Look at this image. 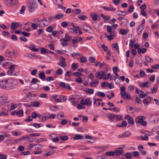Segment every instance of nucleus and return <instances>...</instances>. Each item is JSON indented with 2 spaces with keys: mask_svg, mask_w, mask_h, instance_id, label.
I'll return each mask as SVG.
<instances>
[{
  "mask_svg": "<svg viewBox=\"0 0 159 159\" xmlns=\"http://www.w3.org/2000/svg\"><path fill=\"white\" fill-rule=\"evenodd\" d=\"M6 81L7 90L14 89L17 86L16 81L14 79H8L6 80Z\"/></svg>",
  "mask_w": 159,
  "mask_h": 159,
  "instance_id": "f257e3e1",
  "label": "nucleus"
},
{
  "mask_svg": "<svg viewBox=\"0 0 159 159\" xmlns=\"http://www.w3.org/2000/svg\"><path fill=\"white\" fill-rule=\"evenodd\" d=\"M36 0H30L28 3V7L29 11L30 12L34 11L38 8V6L36 3Z\"/></svg>",
  "mask_w": 159,
  "mask_h": 159,
  "instance_id": "f03ea898",
  "label": "nucleus"
},
{
  "mask_svg": "<svg viewBox=\"0 0 159 159\" xmlns=\"http://www.w3.org/2000/svg\"><path fill=\"white\" fill-rule=\"evenodd\" d=\"M145 119V117L144 116H138L135 118V121L136 123L141 124L142 125L145 126L147 124V122L144 121Z\"/></svg>",
  "mask_w": 159,
  "mask_h": 159,
  "instance_id": "7ed1b4c3",
  "label": "nucleus"
},
{
  "mask_svg": "<svg viewBox=\"0 0 159 159\" xmlns=\"http://www.w3.org/2000/svg\"><path fill=\"white\" fill-rule=\"evenodd\" d=\"M39 81L38 80L35 78H33L31 80L32 84L30 85V87L31 89H38L39 87V84L36 83Z\"/></svg>",
  "mask_w": 159,
  "mask_h": 159,
  "instance_id": "20e7f679",
  "label": "nucleus"
},
{
  "mask_svg": "<svg viewBox=\"0 0 159 159\" xmlns=\"http://www.w3.org/2000/svg\"><path fill=\"white\" fill-rule=\"evenodd\" d=\"M106 75V74L105 71H101L97 73L95 75V77L97 79H102L104 78H104Z\"/></svg>",
  "mask_w": 159,
  "mask_h": 159,
  "instance_id": "39448f33",
  "label": "nucleus"
},
{
  "mask_svg": "<svg viewBox=\"0 0 159 159\" xmlns=\"http://www.w3.org/2000/svg\"><path fill=\"white\" fill-rule=\"evenodd\" d=\"M15 55L14 52L13 51H11L7 50L5 53V56L8 58H13L14 57Z\"/></svg>",
  "mask_w": 159,
  "mask_h": 159,
  "instance_id": "423d86ee",
  "label": "nucleus"
},
{
  "mask_svg": "<svg viewBox=\"0 0 159 159\" xmlns=\"http://www.w3.org/2000/svg\"><path fill=\"white\" fill-rule=\"evenodd\" d=\"M36 20H37V24L40 27H43L49 25L48 23H45L44 22H43L41 20H39L38 19H37Z\"/></svg>",
  "mask_w": 159,
  "mask_h": 159,
  "instance_id": "0eeeda50",
  "label": "nucleus"
},
{
  "mask_svg": "<svg viewBox=\"0 0 159 159\" xmlns=\"http://www.w3.org/2000/svg\"><path fill=\"white\" fill-rule=\"evenodd\" d=\"M131 135V133L129 131H126L124 132L122 134L117 136L119 138H124L129 137Z\"/></svg>",
  "mask_w": 159,
  "mask_h": 159,
  "instance_id": "6e6552de",
  "label": "nucleus"
},
{
  "mask_svg": "<svg viewBox=\"0 0 159 159\" xmlns=\"http://www.w3.org/2000/svg\"><path fill=\"white\" fill-rule=\"evenodd\" d=\"M0 88L1 89H7V84L6 80L0 81Z\"/></svg>",
  "mask_w": 159,
  "mask_h": 159,
  "instance_id": "1a4fd4ad",
  "label": "nucleus"
},
{
  "mask_svg": "<svg viewBox=\"0 0 159 159\" xmlns=\"http://www.w3.org/2000/svg\"><path fill=\"white\" fill-rule=\"evenodd\" d=\"M49 119V114L48 113H45L42 117L41 119H40L39 121L40 122H43L46 120L47 119Z\"/></svg>",
  "mask_w": 159,
  "mask_h": 159,
  "instance_id": "9d476101",
  "label": "nucleus"
},
{
  "mask_svg": "<svg viewBox=\"0 0 159 159\" xmlns=\"http://www.w3.org/2000/svg\"><path fill=\"white\" fill-rule=\"evenodd\" d=\"M90 16L92 18V20L95 21H99L101 19L100 16H98L96 14H91Z\"/></svg>",
  "mask_w": 159,
  "mask_h": 159,
  "instance_id": "9b49d317",
  "label": "nucleus"
},
{
  "mask_svg": "<svg viewBox=\"0 0 159 159\" xmlns=\"http://www.w3.org/2000/svg\"><path fill=\"white\" fill-rule=\"evenodd\" d=\"M115 153L116 155L120 156L123 154L124 152L123 151L122 149L121 148H119L116 149Z\"/></svg>",
  "mask_w": 159,
  "mask_h": 159,
  "instance_id": "f8f14e48",
  "label": "nucleus"
},
{
  "mask_svg": "<svg viewBox=\"0 0 159 159\" xmlns=\"http://www.w3.org/2000/svg\"><path fill=\"white\" fill-rule=\"evenodd\" d=\"M102 8L106 10L112 11H114L116 10V8H114L112 6H111L109 7H102Z\"/></svg>",
  "mask_w": 159,
  "mask_h": 159,
  "instance_id": "ddd939ff",
  "label": "nucleus"
},
{
  "mask_svg": "<svg viewBox=\"0 0 159 159\" xmlns=\"http://www.w3.org/2000/svg\"><path fill=\"white\" fill-rule=\"evenodd\" d=\"M107 117L109 118L110 120L112 122L114 121V120L116 119L115 117V114L113 113H109L108 114Z\"/></svg>",
  "mask_w": 159,
  "mask_h": 159,
  "instance_id": "4468645a",
  "label": "nucleus"
},
{
  "mask_svg": "<svg viewBox=\"0 0 159 159\" xmlns=\"http://www.w3.org/2000/svg\"><path fill=\"white\" fill-rule=\"evenodd\" d=\"M15 69V66L14 65L10 66L9 70L7 72V74L8 75H11Z\"/></svg>",
  "mask_w": 159,
  "mask_h": 159,
  "instance_id": "2eb2a0df",
  "label": "nucleus"
},
{
  "mask_svg": "<svg viewBox=\"0 0 159 159\" xmlns=\"http://www.w3.org/2000/svg\"><path fill=\"white\" fill-rule=\"evenodd\" d=\"M99 83L98 81L96 80H93L90 83L89 85L91 87H95L96 85H95V84H98Z\"/></svg>",
  "mask_w": 159,
  "mask_h": 159,
  "instance_id": "dca6fc26",
  "label": "nucleus"
},
{
  "mask_svg": "<svg viewBox=\"0 0 159 159\" xmlns=\"http://www.w3.org/2000/svg\"><path fill=\"white\" fill-rule=\"evenodd\" d=\"M144 26L139 25L137 29V32L139 35H140L142 34V31L144 29Z\"/></svg>",
  "mask_w": 159,
  "mask_h": 159,
  "instance_id": "f3484780",
  "label": "nucleus"
},
{
  "mask_svg": "<svg viewBox=\"0 0 159 159\" xmlns=\"http://www.w3.org/2000/svg\"><path fill=\"white\" fill-rule=\"evenodd\" d=\"M73 139L75 140L84 139V136L82 135L77 134L74 137Z\"/></svg>",
  "mask_w": 159,
  "mask_h": 159,
  "instance_id": "a211bd4d",
  "label": "nucleus"
},
{
  "mask_svg": "<svg viewBox=\"0 0 159 159\" xmlns=\"http://www.w3.org/2000/svg\"><path fill=\"white\" fill-rule=\"evenodd\" d=\"M79 27L78 26H75L73 27V28H70L69 29V31L71 33L75 32L77 33V31L78 30H79Z\"/></svg>",
  "mask_w": 159,
  "mask_h": 159,
  "instance_id": "6ab92c4d",
  "label": "nucleus"
},
{
  "mask_svg": "<svg viewBox=\"0 0 159 159\" xmlns=\"http://www.w3.org/2000/svg\"><path fill=\"white\" fill-rule=\"evenodd\" d=\"M121 96L125 99H129L130 98V96L126 92H125L124 93L121 94Z\"/></svg>",
  "mask_w": 159,
  "mask_h": 159,
  "instance_id": "aec40b11",
  "label": "nucleus"
},
{
  "mask_svg": "<svg viewBox=\"0 0 159 159\" xmlns=\"http://www.w3.org/2000/svg\"><path fill=\"white\" fill-rule=\"evenodd\" d=\"M19 23L17 22H13L11 24V28L13 29H16L19 26Z\"/></svg>",
  "mask_w": 159,
  "mask_h": 159,
  "instance_id": "412c9836",
  "label": "nucleus"
},
{
  "mask_svg": "<svg viewBox=\"0 0 159 159\" xmlns=\"http://www.w3.org/2000/svg\"><path fill=\"white\" fill-rule=\"evenodd\" d=\"M60 59L61 61V63H64L63 65L61 66V67H63L66 66L67 65V64L65 62V58L62 56H61L60 57Z\"/></svg>",
  "mask_w": 159,
  "mask_h": 159,
  "instance_id": "4be33fe9",
  "label": "nucleus"
},
{
  "mask_svg": "<svg viewBox=\"0 0 159 159\" xmlns=\"http://www.w3.org/2000/svg\"><path fill=\"white\" fill-rule=\"evenodd\" d=\"M63 14L62 13H60L56 14L54 17V18L58 20L62 18L63 17Z\"/></svg>",
  "mask_w": 159,
  "mask_h": 159,
  "instance_id": "5701e85b",
  "label": "nucleus"
},
{
  "mask_svg": "<svg viewBox=\"0 0 159 159\" xmlns=\"http://www.w3.org/2000/svg\"><path fill=\"white\" fill-rule=\"evenodd\" d=\"M113 26H110V25L107 26V31L109 32L110 34H115L114 32L112 30V27Z\"/></svg>",
  "mask_w": 159,
  "mask_h": 159,
  "instance_id": "b1692460",
  "label": "nucleus"
},
{
  "mask_svg": "<svg viewBox=\"0 0 159 159\" xmlns=\"http://www.w3.org/2000/svg\"><path fill=\"white\" fill-rule=\"evenodd\" d=\"M12 0H4L5 4L8 7L11 6V2Z\"/></svg>",
  "mask_w": 159,
  "mask_h": 159,
  "instance_id": "393cba45",
  "label": "nucleus"
},
{
  "mask_svg": "<svg viewBox=\"0 0 159 159\" xmlns=\"http://www.w3.org/2000/svg\"><path fill=\"white\" fill-rule=\"evenodd\" d=\"M54 152L55 151L54 150H52V152H48L45 153L43 155V157H46L48 156H51L52 154L54 153Z\"/></svg>",
  "mask_w": 159,
  "mask_h": 159,
  "instance_id": "a878e982",
  "label": "nucleus"
},
{
  "mask_svg": "<svg viewBox=\"0 0 159 159\" xmlns=\"http://www.w3.org/2000/svg\"><path fill=\"white\" fill-rule=\"evenodd\" d=\"M34 149L38 150L42 148H43V145L39 144H34Z\"/></svg>",
  "mask_w": 159,
  "mask_h": 159,
  "instance_id": "bb28decb",
  "label": "nucleus"
},
{
  "mask_svg": "<svg viewBox=\"0 0 159 159\" xmlns=\"http://www.w3.org/2000/svg\"><path fill=\"white\" fill-rule=\"evenodd\" d=\"M48 52V50L44 48H41V53L42 54H46Z\"/></svg>",
  "mask_w": 159,
  "mask_h": 159,
  "instance_id": "cd10ccee",
  "label": "nucleus"
},
{
  "mask_svg": "<svg viewBox=\"0 0 159 159\" xmlns=\"http://www.w3.org/2000/svg\"><path fill=\"white\" fill-rule=\"evenodd\" d=\"M101 16L102 17L104 20H107L110 18V17L109 16H106L104 14H102L101 15Z\"/></svg>",
  "mask_w": 159,
  "mask_h": 159,
  "instance_id": "c85d7f7f",
  "label": "nucleus"
},
{
  "mask_svg": "<svg viewBox=\"0 0 159 159\" xmlns=\"http://www.w3.org/2000/svg\"><path fill=\"white\" fill-rule=\"evenodd\" d=\"M127 33V31L125 29H121L119 31V33L123 35L126 34Z\"/></svg>",
  "mask_w": 159,
  "mask_h": 159,
  "instance_id": "c756f323",
  "label": "nucleus"
},
{
  "mask_svg": "<svg viewBox=\"0 0 159 159\" xmlns=\"http://www.w3.org/2000/svg\"><path fill=\"white\" fill-rule=\"evenodd\" d=\"M50 109L51 111H56L58 110V109L57 106H52L50 107Z\"/></svg>",
  "mask_w": 159,
  "mask_h": 159,
  "instance_id": "7c9ffc66",
  "label": "nucleus"
},
{
  "mask_svg": "<svg viewBox=\"0 0 159 159\" xmlns=\"http://www.w3.org/2000/svg\"><path fill=\"white\" fill-rule=\"evenodd\" d=\"M72 103V105L74 106H76V102L75 99L74 98H71L69 99Z\"/></svg>",
  "mask_w": 159,
  "mask_h": 159,
  "instance_id": "2f4dec72",
  "label": "nucleus"
},
{
  "mask_svg": "<svg viewBox=\"0 0 159 159\" xmlns=\"http://www.w3.org/2000/svg\"><path fill=\"white\" fill-rule=\"evenodd\" d=\"M39 77L42 80H43L45 77V73L43 72H41L39 74Z\"/></svg>",
  "mask_w": 159,
  "mask_h": 159,
  "instance_id": "473e14b6",
  "label": "nucleus"
},
{
  "mask_svg": "<svg viewBox=\"0 0 159 159\" xmlns=\"http://www.w3.org/2000/svg\"><path fill=\"white\" fill-rule=\"evenodd\" d=\"M16 113H17V115L18 116H22L23 115V110H20L18 111H16Z\"/></svg>",
  "mask_w": 159,
  "mask_h": 159,
  "instance_id": "72a5a7b5",
  "label": "nucleus"
},
{
  "mask_svg": "<svg viewBox=\"0 0 159 159\" xmlns=\"http://www.w3.org/2000/svg\"><path fill=\"white\" fill-rule=\"evenodd\" d=\"M145 58L146 61L152 63L153 62V60L150 57L148 56H146L145 57Z\"/></svg>",
  "mask_w": 159,
  "mask_h": 159,
  "instance_id": "f704fd0d",
  "label": "nucleus"
},
{
  "mask_svg": "<svg viewBox=\"0 0 159 159\" xmlns=\"http://www.w3.org/2000/svg\"><path fill=\"white\" fill-rule=\"evenodd\" d=\"M85 92L87 93L91 94L93 93L94 92V90L93 89H89L86 90Z\"/></svg>",
  "mask_w": 159,
  "mask_h": 159,
  "instance_id": "c9c22d12",
  "label": "nucleus"
},
{
  "mask_svg": "<svg viewBox=\"0 0 159 159\" xmlns=\"http://www.w3.org/2000/svg\"><path fill=\"white\" fill-rule=\"evenodd\" d=\"M140 85L143 87H146L147 88L149 87L150 86V84H149V83L147 82L143 83L142 85L140 84Z\"/></svg>",
  "mask_w": 159,
  "mask_h": 159,
  "instance_id": "e433bc0d",
  "label": "nucleus"
},
{
  "mask_svg": "<svg viewBox=\"0 0 159 159\" xmlns=\"http://www.w3.org/2000/svg\"><path fill=\"white\" fill-rule=\"evenodd\" d=\"M85 105H86L88 106L91 105V103L90 100L89 99H86L84 101Z\"/></svg>",
  "mask_w": 159,
  "mask_h": 159,
  "instance_id": "4c0bfd02",
  "label": "nucleus"
},
{
  "mask_svg": "<svg viewBox=\"0 0 159 159\" xmlns=\"http://www.w3.org/2000/svg\"><path fill=\"white\" fill-rule=\"evenodd\" d=\"M110 35H106V37H107L109 41H111L114 38V36L115 35V34H110Z\"/></svg>",
  "mask_w": 159,
  "mask_h": 159,
  "instance_id": "58836bf2",
  "label": "nucleus"
},
{
  "mask_svg": "<svg viewBox=\"0 0 159 159\" xmlns=\"http://www.w3.org/2000/svg\"><path fill=\"white\" fill-rule=\"evenodd\" d=\"M71 67L72 69L75 70L78 68V66L76 63H74L72 64Z\"/></svg>",
  "mask_w": 159,
  "mask_h": 159,
  "instance_id": "ea45409f",
  "label": "nucleus"
},
{
  "mask_svg": "<svg viewBox=\"0 0 159 159\" xmlns=\"http://www.w3.org/2000/svg\"><path fill=\"white\" fill-rule=\"evenodd\" d=\"M60 41H63V42L62 43V44L63 46H66V45L67 44V43L66 42L68 41V40L67 39H61Z\"/></svg>",
  "mask_w": 159,
  "mask_h": 159,
  "instance_id": "a19ab883",
  "label": "nucleus"
},
{
  "mask_svg": "<svg viewBox=\"0 0 159 159\" xmlns=\"http://www.w3.org/2000/svg\"><path fill=\"white\" fill-rule=\"evenodd\" d=\"M72 12L76 14H78L80 13L81 12V10L79 9H76L75 10H73Z\"/></svg>",
  "mask_w": 159,
  "mask_h": 159,
  "instance_id": "79ce46f5",
  "label": "nucleus"
},
{
  "mask_svg": "<svg viewBox=\"0 0 159 159\" xmlns=\"http://www.w3.org/2000/svg\"><path fill=\"white\" fill-rule=\"evenodd\" d=\"M112 45L113 46V48L116 49V51L119 53V48L118 44H117L113 43Z\"/></svg>",
  "mask_w": 159,
  "mask_h": 159,
  "instance_id": "37998d69",
  "label": "nucleus"
},
{
  "mask_svg": "<svg viewBox=\"0 0 159 159\" xmlns=\"http://www.w3.org/2000/svg\"><path fill=\"white\" fill-rule=\"evenodd\" d=\"M106 154L107 156H113L115 154V152L112 151H110L106 152Z\"/></svg>",
  "mask_w": 159,
  "mask_h": 159,
  "instance_id": "c03bdc74",
  "label": "nucleus"
},
{
  "mask_svg": "<svg viewBox=\"0 0 159 159\" xmlns=\"http://www.w3.org/2000/svg\"><path fill=\"white\" fill-rule=\"evenodd\" d=\"M90 29V28L89 27L87 26V25H85L83 26V30H85L86 32L88 33H89V30Z\"/></svg>",
  "mask_w": 159,
  "mask_h": 159,
  "instance_id": "a18cd8bd",
  "label": "nucleus"
},
{
  "mask_svg": "<svg viewBox=\"0 0 159 159\" xmlns=\"http://www.w3.org/2000/svg\"><path fill=\"white\" fill-rule=\"evenodd\" d=\"M128 124L133 125L134 124V121L133 118L131 117L128 120Z\"/></svg>",
  "mask_w": 159,
  "mask_h": 159,
  "instance_id": "49530a36",
  "label": "nucleus"
},
{
  "mask_svg": "<svg viewBox=\"0 0 159 159\" xmlns=\"http://www.w3.org/2000/svg\"><path fill=\"white\" fill-rule=\"evenodd\" d=\"M38 116V114L35 111H33L31 114V117L32 118L35 119Z\"/></svg>",
  "mask_w": 159,
  "mask_h": 159,
  "instance_id": "de8ad7c7",
  "label": "nucleus"
},
{
  "mask_svg": "<svg viewBox=\"0 0 159 159\" xmlns=\"http://www.w3.org/2000/svg\"><path fill=\"white\" fill-rule=\"evenodd\" d=\"M82 74L80 72H74L73 74V75L79 77H80L82 75Z\"/></svg>",
  "mask_w": 159,
  "mask_h": 159,
  "instance_id": "09e8293b",
  "label": "nucleus"
},
{
  "mask_svg": "<svg viewBox=\"0 0 159 159\" xmlns=\"http://www.w3.org/2000/svg\"><path fill=\"white\" fill-rule=\"evenodd\" d=\"M21 34L24 36H26L27 37H29L30 35V33L25 31L22 32H21Z\"/></svg>",
  "mask_w": 159,
  "mask_h": 159,
  "instance_id": "8fccbe9b",
  "label": "nucleus"
},
{
  "mask_svg": "<svg viewBox=\"0 0 159 159\" xmlns=\"http://www.w3.org/2000/svg\"><path fill=\"white\" fill-rule=\"evenodd\" d=\"M30 116H29L27 119L24 120V121L27 122H31L33 120L32 118Z\"/></svg>",
  "mask_w": 159,
  "mask_h": 159,
  "instance_id": "3c124183",
  "label": "nucleus"
},
{
  "mask_svg": "<svg viewBox=\"0 0 159 159\" xmlns=\"http://www.w3.org/2000/svg\"><path fill=\"white\" fill-rule=\"evenodd\" d=\"M97 95L98 96L102 97H103L105 96V93L101 92H98L97 93Z\"/></svg>",
  "mask_w": 159,
  "mask_h": 159,
  "instance_id": "603ef678",
  "label": "nucleus"
},
{
  "mask_svg": "<svg viewBox=\"0 0 159 159\" xmlns=\"http://www.w3.org/2000/svg\"><path fill=\"white\" fill-rule=\"evenodd\" d=\"M33 105L34 107H38L40 106V104L38 102H35L33 103Z\"/></svg>",
  "mask_w": 159,
  "mask_h": 159,
  "instance_id": "864d4df0",
  "label": "nucleus"
},
{
  "mask_svg": "<svg viewBox=\"0 0 159 159\" xmlns=\"http://www.w3.org/2000/svg\"><path fill=\"white\" fill-rule=\"evenodd\" d=\"M87 60V58L85 57H83L80 59V61L83 63H84Z\"/></svg>",
  "mask_w": 159,
  "mask_h": 159,
  "instance_id": "5fc2aeb1",
  "label": "nucleus"
},
{
  "mask_svg": "<svg viewBox=\"0 0 159 159\" xmlns=\"http://www.w3.org/2000/svg\"><path fill=\"white\" fill-rule=\"evenodd\" d=\"M89 60L91 63H93L95 62L96 59L94 57H90L89 58Z\"/></svg>",
  "mask_w": 159,
  "mask_h": 159,
  "instance_id": "6e6d98bb",
  "label": "nucleus"
},
{
  "mask_svg": "<svg viewBox=\"0 0 159 159\" xmlns=\"http://www.w3.org/2000/svg\"><path fill=\"white\" fill-rule=\"evenodd\" d=\"M11 2V6H14L15 5H16L17 4L18 1V0H12Z\"/></svg>",
  "mask_w": 159,
  "mask_h": 159,
  "instance_id": "4d7b16f0",
  "label": "nucleus"
},
{
  "mask_svg": "<svg viewBox=\"0 0 159 159\" xmlns=\"http://www.w3.org/2000/svg\"><path fill=\"white\" fill-rule=\"evenodd\" d=\"M61 139L63 140H66L68 139V137L66 136H61L60 137Z\"/></svg>",
  "mask_w": 159,
  "mask_h": 159,
  "instance_id": "13d9d810",
  "label": "nucleus"
},
{
  "mask_svg": "<svg viewBox=\"0 0 159 159\" xmlns=\"http://www.w3.org/2000/svg\"><path fill=\"white\" fill-rule=\"evenodd\" d=\"M120 94H121L123 93H124L125 92V88L123 86H122L120 89Z\"/></svg>",
  "mask_w": 159,
  "mask_h": 159,
  "instance_id": "bf43d9fd",
  "label": "nucleus"
},
{
  "mask_svg": "<svg viewBox=\"0 0 159 159\" xmlns=\"http://www.w3.org/2000/svg\"><path fill=\"white\" fill-rule=\"evenodd\" d=\"M134 9V7L133 6H131L128 8V11L130 12H132Z\"/></svg>",
  "mask_w": 159,
  "mask_h": 159,
  "instance_id": "052dcab7",
  "label": "nucleus"
},
{
  "mask_svg": "<svg viewBox=\"0 0 159 159\" xmlns=\"http://www.w3.org/2000/svg\"><path fill=\"white\" fill-rule=\"evenodd\" d=\"M113 70V71L114 73H117L116 71H119V70L117 66H115L112 68Z\"/></svg>",
  "mask_w": 159,
  "mask_h": 159,
  "instance_id": "680f3d73",
  "label": "nucleus"
},
{
  "mask_svg": "<svg viewBox=\"0 0 159 159\" xmlns=\"http://www.w3.org/2000/svg\"><path fill=\"white\" fill-rule=\"evenodd\" d=\"M106 84H107V86L110 89H112L114 87L113 85L112 84L109 83L108 82H106Z\"/></svg>",
  "mask_w": 159,
  "mask_h": 159,
  "instance_id": "e2e57ef3",
  "label": "nucleus"
},
{
  "mask_svg": "<svg viewBox=\"0 0 159 159\" xmlns=\"http://www.w3.org/2000/svg\"><path fill=\"white\" fill-rule=\"evenodd\" d=\"M38 25L37 23H32L31 25L32 28L35 29H37L38 28Z\"/></svg>",
  "mask_w": 159,
  "mask_h": 159,
  "instance_id": "0e129e2a",
  "label": "nucleus"
},
{
  "mask_svg": "<svg viewBox=\"0 0 159 159\" xmlns=\"http://www.w3.org/2000/svg\"><path fill=\"white\" fill-rule=\"evenodd\" d=\"M53 29V27L51 26H49L47 28L46 30L48 32H51L52 31Z\"/></svg>",
  "mask_w": 159,
  "mask_h": 159,
  "instance_id": "69168bd1",
  "label": "nucleus"
},
{
  "mask_svg": "<svg viewBox=\"0 0 159 159\" xmlns=\"http://www.w3.org/2000/svg\"><path fill=\"white\" fill-rule=\"evenodd\" d=\"M19 39L22 41L27 42V38L24 36H20Z\"/></svg>",
  "mask_w": 159,
  "mask_h": 159,
  "instance_id": "338daca9",
  "label": "nucleus"
},
{
  "mask_svg": "<svg viewBox=\"0 0 159 159\" xmlns=\"http://www.w3.org/2000/svg\"><path fill=\"white\" fill-rule=\"evenodd\" d=\"M78 17L82 20H84L87 18V17L86 16L84 15H82V16H78Z\"/></svg>",
  "mask_w": 159,
  "mask_h": 159,
  "instance_id": "774afa93",
  "label": "nucleus"
}]
</instances>
